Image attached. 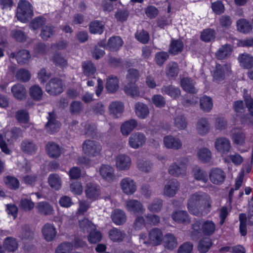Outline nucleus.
Returning <instances> with one entry per match:
<instances>
[{
  "label": "nucleus",
  "mask_w": 253,
  "mask_h": 253,
  "mask_svg": "<svg viewBox=\"0 0 253 253\" xmlns=\"http://www.w3.org/2000/svg\"><path fill=\"white\" fill-rule=\"evenodd\" d=\"M201 108L205 112H209L212 109L213 104L212 99L207 96H204L200 99Z\"/></svg>",
  "instance_id": "6e6d98bb"
},
{
  "label": "nucleus",
  "mask_w": 253,
  "mask_h": 253,
  "mask_svg": "<svg viewBox=\"0 0 253 253\" xmlns=\"http://www.w3.org/2000/svg\"><path fill=\"white\" fill-rule=\"evenodd\" d=\"M13 96L19 100L25 99L27 96V90L22 84L17 83L14 84L11 89Z\"/></svg>",
  "instance_id": "4be33fe9"
},
{
  "label": "nucleus",
  "mask_w": 253,
  "mask_h": 253,
  "mask_svg": "<svg viewBox=\"0 0 253 253\" xmlns=\"http://www.w3.org/2000/svg\"><path fill=\"white\" fill-rule=\"evenodd\" d=\"M83 74L87 77H91L95 73L96 68L95 65L89 60L85 61L82 63Z\"/></svg>",
  "instance_id": "58836bf2"
},
{
  "label": "nucleus",
  "mask_w": 253,
  "mask_h": 253,
  "mask_svg": "<svg viewBox=\"0 0 253 253\" xmlns=\"http://www.w3.org/2000/svg\"><path fill=\"white\" fill-rule=\"evenodd\" d=\"M45 149L48 156L51 158H57L61 154L59 145L55 142L49 141L45 145Z\"/></svg>",
  "instance_id": "a211bd4d"
},
{
  "label": "nucleus",
  "mask_w": 253,
  "mask_h": 253,
  "mask_svg": "<svg viewBox=\"0 0 253 253\" xmlns=\"http://www.w3.org/2000/svg\"><path fill=\"white\" fill-rule=\"evenodd\" d=\"M146 137L143 133L137 132L131 134L128 144L132 148L136 149L143 146L146 142Z\"/></svg>",
  "instance_id": "0eeeda50"
},
{
  "label": "nucleus",
  "mask_w": 253,
  "mask_h": 253,
  "mask_svg": "<svg viewBox=\"0 0 253 253\" xmlns=\"http://www.w3.org/2000/svg\"><path fill=\"white\" fill-rule=\"evenodd\" d=\"M120 185L123 192L126 195H132L136 190L135 182L130 177H126L122 179Z\"/></svg>",
  "instance_id": "1a4fd4ad"
},
{
  "label": "nucleus",
  "mask_w": 253,
  "mask_h": 253,
  "mask_svg": "<svg viewBox=\"0 0 253 253\" xmlns=\"http://www.w3.org/2000/svg\"><path fill=\"white\" fill-rule=\"evenodd\" d=\"M84 192L87 199L94 201L100 196L101 191L96 184L89 182L86 184Z\"/></svg>",
  "instance_id": "9d476101"
},
{
  "label": "nucleus",
  "mask_w": 253,
  "mask_h": 253,
  "mask_svg": "<svg viewBox=\"0 0 253 253\" xmlns=\"http://www.w3.org/2000/svg\"><path fill=\"white\" fill-rule=\"evenodd\" d=\"M211 205V200L209 195L205 193L196 192L190 196L187 207L192 214L200 216L210 212Z\"/></svg>",
  "instance_id": "f257e3e1"
},
{
  "label": "nucleus",
  "mask_w": 253,
  "mask_h": 253,
  "mask_svg": "<svg viewBox=\"0 0 253 253\" xmlns=\"http://www.w3.org/2000/svg\"><path fill=\"white\" fill-rule=\"evenodd\" d=\"M216 225L211 220H207L203 222L201 226V232L205 236H211L214 234Z\"/></svg>",
  "instance_id": "473e14b6"
},
{
  "label": "nucleus",
  "mask_w": 253,
  "mask_h": 253,
  "mask_svg": "<svg viewBox=\"0 0 253 253\" xmlns=\"http://www.w3.org/2000/svg\"><path fill=\"white\" fill-rule=\"evenodd\" d=\"M197 156L199 160L203 163H207L211 159V153L209 149L203 148L198 151Z\"/></svg>",
  "instance_id": "49530a36"
},
{
  "label": "nucleus",
  "mask_w": 253,
  "mask_h": 253,
  "mask_svg": "<svg viewBox=\"0 0 253 253\" xmlns=\"http://www.w3.org/2000/svg\"><path fill=\"white\" fill-rule=\"evenodd\" d=\"M164 143L166 148L173 150H178L182 148L181 140L171 135L166 136L164 138Z\"/></svg>",
  "instance_id": "412c9836"
},
{
  "label": "nucleus",
  "mask_w": 253,
  "mask_h": 253,
  "mask_svg": "<svg viewBox=\"0 0 253 253\" xmlns=\"http://www.w3.org/2000/svg\"><path fill=\"white\" fill-rule=\"evenodd\" d=\"M32 4L26 0H20L18 3L16 17L22 22H26L33 16Z\"/></svg>",
  "instance_id": "f03ea898"
},
{
  "label": "nucleus",
  "mask_w": 253,
  "mask_h": 253,
  "mask_svg": "<svg viewBox=\"0 0 253 253\" xmlns=\"http://www.w3.org/2000/svg\"><path fill=\"white\" fill-rule=\"evenodd\" d=\"M187 166L185 163H181L177 165L176 163H172L169 168V174L175 177L184 176L186 175Z\"/></svg>",
  "instance_id": "9b49d317"
},
{
  "label": "nucleus",
  "mask_w": 253,
  "mask_h": 253,
  "mask_svg": "<svg viewBox=\"0 0 253 253\" xmlns=\"http://www.w3.org/2000/svg\"><path fill=\"white\" fill-rule=\"evenodd\" d=\"M80 229L84 233H89L95 229V225L87 218L79 221Z\"/></svg>",
  "instance_id": "603ef678"
},
{
  "label": "nucleus",
  "mask_w": 253,
  "mask_h": 253,
  "mask_svg": "<svg viewBox=\"0 0 253 253\" xmlns=\"http://www.w3.org/2000/svg\"><path fill=\"white\" fill-rule=\"evenodd\" d=\"M192 172L195 179L206 183L208 180V175L207 172L203 170L200 167L195 166Z\"/></svg>",
  "instance_id": "c9c22d12"
},
{
  "label": "nucleus",
  "mask_w": 253,
  "mask_h": 253,
  "mask_svg": "<svg viewBox=\"0 0 253 253\" xmlns=\"http://www.w3.org/2000/svg\"><path fill=\"white\" fill-rule=\"evenodd\" d=\"M134 108L135 113L139 118L145 119L149 114L148 107L143 103H136L135 105Z\"/></svg>",
  "instance_id": "72a5a7b5"
},
{
  "label": "nucleus",
  "mask_w": 253,
  "mask_h": 253,
  "mask_svg": "<svg viewBox=\"0 0 253 253\" xmlns=\"http://www.w3.org/2000/svg\"><path fill=\"white\" fill-rule=\"evenodd\" d=\"M237 30L244 34L250 33L253 29L251 23L245 19H240L237 21Z\"/></svg>",
  "instance_id": "4c0bfd02"
},
{
  "label": "nucleus",
  "mask_w": 253,
  "mask_h": 253,
  "mask_svg": "<svg viewBox=\"0 0 253 253\" xmlns=\"http://www.w3.org/2000/svg\"><path fill=\"white\" fill-rule=\"evenodd\" d=\"M20 148L23 153L28 155H33L36 154L38 146L33 140L26 139L22 141Z\"/></svg>",
  "instance_id": "f3484780"
},
{
  "label": "nucleus",
  "mask_w": 253,
  "mask_h": 253,
  "mask_svg": "<svg viewBox=\"0 0 253 253\" xmlns=\"http://www.w3.org/2000/svg\"><path fill=\"white\" fill-rule=\"evenodd\" d=\"M162 91L173 99L178 98L181 94L180 89L172 85H164L162 88Z\"/></svg>",
  "instance_id": "f704fd0d"
},
{
  "label": "nucleus",
  "mask_w": 253,
  "mask_h": 253,
  "mask_svg": "<svg viewBox=\"0 0 253 253\" xmlns=\"http://www.w3.org/2000/svg\"><path fill=\"white\" fill-rule=\"evenodd\" d=\"M179 184L176 179H171L169 180L165 184L164 189V195L169 197L174 196L178 189Z\"/></svg>",
  "instance_id": "dca6fc26"
},
{
  "label": "nucleus",
  "mask_w": 253,
  "mask_h": 253,
  "mask_svg": "<svg viewBox=\"0 0 253 253\" xmlns=\"http://www.w3.org/2000/svg\"><path fill=\"white\" fill-rule=\"evenodd\" d=\"M108 235L109 238L116 242L122 241L126 236L124 231L115 227L109 231Z\"/></svg>",
  "instance_id": "cd10ccee"
},
{
  "label": "nucleus",
  "mask_w": 253,
  "mask_h": 253,
  "mask_svg": "<svg viewBox=\"0 0 253 253\" xmlns=\"http://www.w3.org/2000/svg\"><path fill=\"white\" fill-rule=\"evenodd\" d=\"M46 91L50 94L56 95L63 91V85L62 80L58 78L50 79L45 86Z\"/></svg>",
  "instance_id": "39448f33"
},
{
  "label": "nucleus",
  "mask_w": 253,
  "mask_h": 253,
  "mask_svg": "<svg viewBox=\"0 0 253 253\" xmlns=\"http://www.w3.org/2000/svg\"><path fill=\"white\" fill-rule=\"evenodd\" d=\"M123 41L122 39L118 36L112 37L110 38L107 43V47L111 51H117L123 45Z\"/></svg>",
  "instance_id": "79ce46f5"
},
{
  "label": "nucleus",
  "mask_w": 253,
  "mask_h": 253,
  "mask_svg": "<svg viewBox=\"0 0 253 253\" xmlns=\"http://www.w3.org/2000/svg\"><path fill=\"white\" fill-rule=\"evenodd\" d=\"M36 209L39 213L45 216L51 215L54 211L53 207L45 201L38 203L36 206Z\"/></svg>",
  "instance_id": "b1692460"
},
{
  "label": "nucleus",
  "mask_w": 253,
  "mask_h": 253,
  "mask_svg": "<svg viewBox=\"0 0 253 253\" xmlns=\"http://www.w3.org/2000/svg\"><path fill=\"white\" fill-rule=\"evenodd\" d=\"M183 48V42L180 40H172L169 47V52L173 55L180 53Z\"/></svg>",
  "instance_id": "c03bdc74"
},
{
  "label": "nucleus",
  "mask_w": 253,
  "mask_h": 253,
  "mask_svg": "<svg viewBox=\"0 0 253 253\" xmlns=\"http://www.w3.org/2000/svg\"><path fill=\"white\" fill-rule=\"evenodd\" d=\"M99 172L101 177L107 181L112 182L115 178L114 169L108 165H102L99 168Z\"/></svg>",
  "instance_id": "6ab92c4d"
},
{
  "label": "nucleus",
  "mask_w": 253,
  "mask_h": 253,
  "mask_svg": "<svg viewBox=\"0 0 253 253\" xmlns=\"http://www.w3.org/2000/svg\"><path fill=\"white\" fill-rule=\"evenodd\" d=\"M82 147L83 152L91 157L97 156L101 150V146L98 142L90 140L84 141Z\"/></svg>",
  "instance_id": "20e7f679"
},
{
  "label": "nucleus",
  "mask_w": 253,
  "mask_h": 253,
  "mask_svg": "<svg viewBox=\"0 0 253 253\" xmlns=\"http://www.w3.org/2000/svg\"><path fill=\"white\" fill-rule=\"evenodd\" d=\"M104 30V25L101 22L98 21H94L92 22L89 24V31L92 34H99L102 33Z\"/></svg>",
  "instance_id": "69168bd1"
},
{
  "label": "nucleus",
  "mask_w": 253,
  "mask_h": 253,
  "mask_svg": "<svg viewBox=\"0 0 253 253\" xmlns=\"http://www.w3.org/2000/svg\"><path fill=\"white\" fill-rule=\"evenodd\" d=\"M106 88L109 92L114 93L118 88V80L116 77H110L107 79L106 84Z\"/></svg>",
  "instance_id": "09e8293b"
},
{
  "label": "nucleus",
  "mask_w": 253,
  "mask_h": 253,
  "mask_svg": "<svg viewBox=\"0 0 253 253\" xmlns=\"http://www.w3.org/2000/svg\"><path fill=\"white\" fill-rule=\"evenodd\" d=\"M124 110L123 104L119 101L112 102L109 105V111L114 117L118 118Z\"/></svg>",
  "instance_id": "e433bc0d"
},
{
  "label": "nucleus",
  "mask_w": 253,
  "mask_h": 253,
  "mask_svg": "<svg viewBox=\"0 0 253 253\" xmlns=\"http://www.w3.org/2000/svg\"><path fill=\"white\" fill-rule=\"evenodd\" d=\"M210 124L206 118H202L200 119L196 124V130L197 132L201 135H205L210 130Z\"/></svg>",
  "instance_id": "7c9ffc66"
},
{
  "label": "nucleus",
  "mask_w": 253,
  "mask_h": 253,
  "mask_svg": "<svg viewBox=\"0 0 253 253\" xmlns=\"http://www.w3.org/2000/svg\"><path fill=\"white\" fill-rule=\"evenodd\" d=\"M125 207L128 212L135 214H142L145 211V209L142 204L135 199H129L125 201Z\"/></svg>",
  "instance_id": "423d86ee"
},
{
  "label": "nucleus",
  "mask_w": 253,
  "mask_h": 253,
  "mask_svg": "<svg viewBox=\"0 0 253 253\" xmlns=\"http://www.w3.org/2000/svg\"><path fill=\"white\" fill-rule=\"evenodd\" d=\"M19 206L21 210L29 212L34 209L35 203L28 199H23L20 201Z\"/></svg>",
  "instance_id": "0e129e2a"
},
{
  "label": "nucleus",
  "mask_w": 253,
  "mask_h": 253,
  "mask_svg": "<svg viewBox=\"0 0 253 253\" xmlns=\"http://www.w3.org/2000/svg\"><path fill=\"white\" fill-rule=\"evenodd\" d=\"M15 77L18 81L22 82H27L31 78V74L26 69H20L17 71Z\"/></svg>",
  "instance_id": "bf43d9fd"
},
{
  "label": "nucleus",
  "mask_w": 253,
  "mask_h": 253,
  "mask_svg": "<svg viewBox=\"0 0 253 253\" xmlns=\"http://www.w3.org/2000/svg\"><path fill=\"white\" fill-rule=\"evenodd\" d=\"M137 121L134 119H130L125 122L121 126V131L123 135H128L137 126Z\"/></svg>",
  "instance_id": "2f4dec72"
},
{
  "label": "nucleus",
  "mask_w": 253,
  "mask_h": 253,
  "mask_svg": "<svg viewBox=\"0 0 253 253\" xmlns=\"http://www.w3.org/2000/svg\"><path fill=\"white\" fill-rule=\"evenodd\" d=\"M130 158L125 154H121L116 158V167L119 170H127L131 166Z\"/></svg>",
  "instance_id": "f8f14e48"
},
{
  "label": "nucleus",
  "mask_w": 253,
  "mask_h": 253,
  "mask_svg": "<svg viewBox=\"0 0 253 253\" xmlns=\"http://www.w3.org/2000/svg\"><path fill=\"white\" fill-rule=\"evenodd\" d=\"M238 60L241 65L244 68L250 69L253 67V56L248 53L240 55Z\"/></svg>",
  "instance_id": "a19ab883"
},
{
  "label": "nucleus",
  "mask_w": 253,
  "mask_h": 253,
  "mask_svg": "<svg viewBox=\"0 0 253 253\" xmlns=\"http://www.w3.org/2000/svg\"><path fill=\"white\" fill-rule=\"evenodd\" d=\"M172 218L175 221L188 224L190 222L189 216L187 211H178L174 212L171 215Z\"/></svg>",
  "instance_id": "c756f323"
},
{
  "label": "nucleus",
  "mask_w": 253,
  "mask_h": 253,
  "mask_svg": "<svg viewBox=\"0 0 253 253\" xmlns=\"http://www.w3.org/2000/svg\"><path fill=\"white\" fill-rule=\"evenodd\" d=\"M232 50V47L230 44L223 45L216 52L215 57L219 60L228 58L230 56Z\"/></svg>",
  "instance_id": "a878e982"
},
{
  "label": "nucleus",
  "mask_w": 253,
  "mask_h": 253,
  "mask_svg": "<svg viewBox=\"0 0 253 253\" xmlns=\"http://www.w3.org/2000/svg\"><path fill=\"white\" fill-rule=\"evenodd\" d=\"M48 122L45 125V128L49 133L56 132L60 127V123L56 120L55 115L53 113H49L47 117Z\"/></svg>",
  "instance_id": "393cba45"
},
{
  "label": "nucleus",
  "mask_w": 253,
  "mask_h": 253,
  "mask_svg": "<svg viewBox=\"0 0 253 253\" xmlns=\"http://www.w3.org/2000/svg\"><path fill=\"white\" fill-rule=\"evenodd\" d=\"M231 66L230 64H217L213 73V79L216 82L223 81L226 74L230 73Z\"/></svg>",
  "instance_id": "6e6552de"
},
{
  "label": "nucleus",
  "mask_w": 253,
  "mask_h": 253,
  "mask_svg": "<svg viewBox=\"0 0 253 253\" xmlns=\"http://www.w3.org/2000/svg\"><path fill=\"white\" fill-rule=\"evenodd\" d=\"M196 82L188 77H183L180 79V86L182 88L190 93H196L198 89L195 87Z\"/></svg>",
  "instance_id": "4468645a"
},
{
  "label": "nucleus",
  "mask_w": 253,
  "mask_h": 253,
  "mask_svg": "<svg viewBox=\"0 0 253 253\" xmlns=\"http://www.w3.org/2000/svg\"><path fill=\"white\" fill-rule=\"evenodd\" d=\"M135 38L138 41L143 44L147 43L150 40L149 33L143 29L136 31L135 34Z\"/></svg>",
  "instance_id": "13d9d810"
},
{
  "label": "nucleus",
  "mask_w": 253,
  "mask_h": 253,
  "mask_svg": "<svg viewBox=\"0 0 253 253\" xmlns=\"http://www.w3.org/2000/svg\"><path fill=\"white\" fill-rule=\"evenodd\" d=\"M231 138L233 142L238 145H242L245 142V134L240 128H234L231 130Z\"/></svg>",
  "instance_id": "bb28decb"
},
{
  "label": "nucleus",
  "mask_w": 253,
  "mask_h": 253,
  "mask_svg": "<svg viewBox=\"0 0 253 253\" xmlns=\"http://www.w3.org/2000/svg\"><path fill=\"white\" fill-rule=\"evenodd\" d=\"M139 71L135 69H129L127 70L126 80L127 83H135L139 78Z\"/></svg>",
  "instance_id": "4d7b16f0"
},
{
  "label": "nucleus",
  "mask_w": 253,
  "mask_h": 253,
  "mask_svg": "<svg viewBox=\"0 0 253 253\" xmlns=\"http://www.w3.org/2000/svg\"><path fill=\"white\" fill-rule=\"evenodd\" d=\"M164 245L169 250H173L177 247V242L175 237L170 233L167 234L164 237Z\"/></svg>",
  "instance_id": "de8ad7c7"
},
{
  "label": "nucleus",
  "mask_w": 253,
  "mask_h": 253,
  "mask_svg": "<svg viewBox=\"0 0 253 253\" xmlns=\"http://www.w3.org/2000/svg\"><path fill=\"white\" fill-rule=\"evenodd\" d=\"M215 148L221 156L227 155L232 149L230 140L225 137H219L215 140Z\"/></svg>",
  "instance_id": "7ed1b4c3"
},
{
  "label": "nucleus",
  "mask_w": 253,
  "mask_h": 253,
  "mask_svg": "<svg viewBox=\"0 0 253 253\" xmlns=\"http://www.w3.org/2000/svg\"><path fill=\"white\" fill-rule=\"evenodd\" d=\"M178 70V64L176 62H171L167 65L166 74L169 78H174L177 76Z\"/></svg>",
  "instance_id": "8fccbe9b"
},
{
  "label": "nucleus",
  "mask_w": 253,
  "mask_h": 253,
  "mask_svg": "<svg viewBox=\"0 0 253 253\" xmlns=\"http://www.w3.org/2000/svg\"><path fill=\"white\" fill-rule=\"evenodd\" d=\"M56 66L61 68H66L68 66L67 59L60 52L54 53L50 58Z\"/></svg>",
  "instance_id": "c85d7f7f"
},
{
  "label": "nucleus",
  "mask_w": 253,
  "mask_h": 253,
  "mask_svg": "<svg viewBox=\"0 0 253 253\" xmlns=\"http://www.w3.org/2000/svg\"><path fill=\"white\" fill-rule=\"evenodd\" d=\"M111 218L115 224L121 225L126 222L127 217L124 211L120 209H116L112 212Z\"/></svg>",
  "instance_id": "5701e85b"
},
{
  "label": "nucleus",
  "mask_w": 253,
  "mask_h": 253,
  "mask_svg": "<svg viewBox=\"0 0 253 253\" xmlns=\"http://www.w3.org/2000/svg\"><path fill=\"white\" fill-rule=\"evenodd\" d=\"M31 58L30 52L23 49L17 52L16 60L18 64L23 65L28 63Z\"/></svg>",
  "instance_id": "3c124183"
},
{
  "label": "nucleus",
  "mask_w": 253,
  "mask_h": 253,
  "mask_svg": "<svg viewBox=\"0 0 253 253\" xmlns=\"http://www.w3.org/2000/svg\"><path fill=\"white\" fill-rule=\"evenodd\" d=\"M149 243L153 246H158L162 243L163 235L161 229L153 228L151 229L148 234Z\"/></svg>",
  "instance_id": "2eb2a0df"
},
{
  "label": "nucleus",
  "mask_w": 253,
  "mask_h": 253,
  "mask_svg": "<svg viewBox=\"0 0 253 253\" xmlns=\"http://www.w3.org/2000/svg\"><path fill=\"white\" fill-rule=\"evenodd\" d=\"M46 23V19L42 16L35 18L30 23V27L33 30H37L41 27Z\"/></svg>",
  "instance_id": "e2e57ef3"
},
{
  "label": "nucleus",
  "mask_w": 253,
  "mask_h": 253,
  "mask_svg": "<svg viewBox=\"0 0 253 253\" xmlns=\"http://www.w3.org/2000/svg\"><path fill=\"white\" fill-rule=\"evenodd\" d=\"M210 179L214 184H220L223 182L226 177L225 173L220 169H212L209 173Z\"/></svg>",
  "instance_id": "ddd939ff"
},
{
  "label": "nucleus",
  "mask_w": 253,
  "mask_h": 253,
  "mask_svg": "<svg viewBox=\"0 0 253 253\" xmlns=\"http://www.w3.org/2000/svg\"><path fill=\"white\" fill-rule=\"evenodd\" d=\"M29 94L34 100H40L42 98L43 92L42 88L38 85L35 84L30 88Z\"/></svg>",
  "instance_id": "864d4df0"
},
{
  "label": "nucleus",
  "mask_w": 253,
  "mask_h": 253,
  "mask_svg": "<svg viewBox=\"0 0 253 253\" xmlns=\"http://www.w3.org/2000/svg\"><path fill=\"white\" fill-rule=\"evenodd\" d=\"M124 91L126 94L133 98L140 96L139 88L135 83H127L124 86Z\"/></svg>",
  "instance_id": "37998d69"
},
{
  "label": "nucleus",
  "mask_w": 253,
  "mask_h": 253,
  "mask_svg": "<svg viewBox=\"0 0 253 253\" xmlns=\"http://www.w3.org/2000/svg\"><path fill=\"white\" fill-rule=\"evenodd\" d=\"M3 246L5 250L9 252H14L18 247V243L16 239L9 237L5 238Z\"/></svg>",
  "instance_id": "ea45409f"
},
{
  "label": "nucleus",
  "mask_w": 253,
  "mask_h": 253,
  "mask_svg": "<svg viewBox=\"0 0 253 253\" xmlns=\"http://www.w3.org/2000/svg\"><path fill=\"white\" fill-rule=\"evenodd\" d=\"M48 182L50 186L55 190H59L61 187V179L58 174H50L48 178Z\"/></svg>",
  "instance_id": "a18cd8bd"
},
{
  "label": "nucleus",
  "mask_w": 253,
  "mask_h": 253,
  "mask_svg": "<svg viewBox=\"0 0 253 253\" xmlns=\"http://www.w3.org/2000/svg\"><path fill=\"white\" fill-rule=\"evenodd\" d=\"M33 232L30 229L29 226L25 225L22 227L19 236L23 240H30L33 239Z\"/></svg>",
  "instance_id": "774afa93"
},
{
  "label": "nucleus",
  "mask_w": 253,
  "mask_h": 253,
  "mask_svg": "<svg viewBox=\"0 0 253 253\" xmlns=\"http://www.w3.org/2000/svg\"><path fill=\"white\" fill-rule=\"evenodd\" d=\"M42 232L44 239L47 242L52 241L56 237L55 227L50 223H46L42 229Z\"/></svg>",
  "instance_id": "aec40b11"
},
{
  "label": "nucleus",
  "mask_w": 253,
  "mask_h": 253,
  "mask_svg": "<svg viewBox=\"0 0 253 253\" xmlns=\"http://www.w3.org/2000/svg\"><path fill=\"white\" fill-rule=\"evenodd\" d=\"M174 125L179 129H184L187 127V123L183 115H179L174 118Z\"/></svg>",
  "instance_id": "052dcab7"
},
{
  "label": "nucleus",
  "mask_w": 253,
  "mask_h": 253,
  "mask_svg": "<svg viewBox=\"0 0 253 253\" xmlns=\"http://www.w3.org/2000/svg\"><path fill=\"white\" fill-rule=\"evenodd\" d=\"M73 245L71 243L64 242L59 244L55 250V253H69L73 250Z\"/></svg>",
  "instance_id": "338daca9"
},
{
  "label": "nucleus",
  "mask_w": 253,
  "mask_h": 253,
  "mask_svg": "<svg viewBox=\"0 0 253 253\" xmlns=\"http://www.w3.org/2000/svg\"><path fill=\"white\" fill-rule=\"evenodd\" d=\"M211 245V241L210 238H205L201 240L198 245V250L201 253H206Z\"/></svg>",
  "instance_id": "680f3d73"
},
{
  "label": "nucleus",
  "mask_w": 253,
  "mask_h": 253,
  "mask_svg": "<svg viewBox=\"0 0 253 253\" xmlns=\"http://www.w3.org/2000/svg\"><path fill=\"white\" fill-rule=\"evenodd\" d=\"M55 32L54 27L51 25H46L42 29L40 36L42 40L47 41L55 34Z\"/></svg>",
  "instance_id": "5fc2aeb1"
}]
</instances>
